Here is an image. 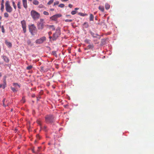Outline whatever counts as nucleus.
Returning a JSON list of instances; mask_svg holds the SVG:
<instances>
[{
    "mask_svg": "<svg viewBox=\"0 0 154 154\" xmlns=\"http://www.w3.org/2000/svg\"><path fill=\"white\" fill-rule=\"evenodd\" d=\"M31 15L34 20L38 19L40 17V14L34 10H32L30 12Z\"/></svg>",
    "mask_w": 154,
    "mask_h": 154,
    "instance_id": "obj_1",
    "label": "nucleus"
},
{
    "mask_svg": "<svg viewBox=\"0 0 154 154\" xmlns=\"http://www.w3.org/2000/svg\"><path fill=\"white\" fill-rule=\"evenodd\" d=\"M61 34L60 29V27H57L56 30V31L54 33L52 36V40L53 41L56 40L59 37Z\"/></svg>",
    "mask_w": 154,
    "mask_h": 154,
    "instance_id": "obj_2",
    "label": "nucleus"
},
{
    "mask_svg": "<svg viewBox=\"0 0 154 154\" xmlns=\"http://www.w3.org/2000/svg\"><path fill=\"white\" fill-rule=\"evenodd\" d=\"M45 121L47 123H52L54 121V117L52 115H47L45 117Z\"/></svg>",
    "mask_w": 154,
    "mask_h": 154,
    "instance_id": "obj_3",
    "label": "nucleus"
},
{
    "mask_svg": "<svg viewBox=\"0 0 154 154\" xmlns=\"http://www.w3.org/2000/svg\"><path fill=\"white\" fill-rule=\"evenodd\" d=\"M5 8L7 12L11 13L12 12L13 9L11 6L8 1H7L6 2Z\"/></svg>",
    "mask_w": 154,
    "mask_h": 154,
    "instance_id": "obj_4",
    "label": "nucleus"
},
{
    "mask_svg": "<svg viewBox=\"0 0 154 154\" xmlns=\"http://www.w3.org/2000/svg\"><path fill=\"white\" fill-rule=\"evenodd\" d=\"M44 20L42 19H40V22L38 23L37 24V27L38 29H42L44 28L45 26V23Z\"/></svg>",
    "mask_w": 154,
    "mask_h": 154,
    "instance_id": "obj_5",
    "label": "nucleus"
},
{
    "mask_svg": "<svg viewBox=\"0 0 154 154\" xmlns=\"http://www.w3.org/2000/svg\"><path fill=\"white\" fill-rule=\"evenodd\" d=\"M21 23L22 25L23 32L24 33H25L26 32V22L24 20H23L21 21Z\"/></svg>",
    "mask_w": 154,
    "mask_h": 154,
    "instance_id": "obj_6",
    "label": "nucleus"
},
{
    "mask_svg": "<svg viewBox=\"0 0 154 154\" xmlns=\"http://www.w3.org/2000/svg\"><path fill=\"white\" fill-rule=\"evenodd\" d=\"M36 29V27L33 24H32L29 27V29L30 32L32 35H33V32Z\"/></svg>",
    "mask_w": 154,
    "mask_h": 154,
    "instance_id": "obj_7",
    "label": "nucleus"
},
{
    "mask_svg": "<svg viewBox=\"0 0 154 154\" xmlns=\"http://www.w3.org/2000/svg\"><path fill=\"white\" fill-rule=\"evenodd\" d=\"M62 16V15L60 14H57L54 15L50 17V19L52 20L56 21L57 20L58 18Z\"/></svg>",
    "mask_w": 154,
    "mask_h": 154,
    "instance_id": "obj_8",
    "label": "nucleus"
},
{
    "mask_svg": "<svg viewBox=\"0 0 154 154\" xmlns=\"http://www.w3.org/2000/svg\"><path fill=\"white\" fill-rule=\"evenodd\" d=\"M46 40V38L45 37H43L39 39L36 40L35 42L37 44H42Z\"/></svg>",
    "mask_w": 154,
    "mask_h": 154,
    "instance_id": "obj_9",
    "label": "nucleus"
},
{
    "mask_svg": "<svg viewBox=\"0 0 154 154\" xmlns=\"http://www.w3.org/2000/svg\"><path fill=\"white\" fill-rule=\"evenodd\" d=\"M90 33L91 35L94 38H99V39L100 38V36L99 35L95 33L94 32L91 31H90Z\"/></svg>",
    "mask_w": 154,
    "mask_h": 154,
    "instance_id": "obj_10",
    "label": "nucleus"
},
{
    "mask_svg": "<svg viewBox=\"0 0 154 154\" xmlns=\"http://www.w3.org/2000/svg\"><path fill=\"white\" fill-rule=\"evenodd\" d=\"M2 58L4 60V61L6 63H8L9 61V59L8 57L6 56L2 55Z\"/></svg>",
    "mask_w": 154,
    "mask_h": 154,
    "instance_id": "obj_11",
    "label": "nucleus"
},
{
    "mask_svg": "<svg viewBox=\"0 0 154 154\" xmlns=\"http://www.w3.org/2000/svg\"><path fill=\"white\" fill-rule=\"evenodd\" d=\"M6 82L5 79H4L3 80V84H0V88H2L3 89L5 88L6 86Z\"/></svg>",
    "mask_w": 154,
    "mask_h": 154,
    "instance_id": "obj_12",
    "label": "nucleus"
},
{
    "mask_svg": "<svg viewBox=\"0 0 154 154\" xmlns=\"http://www.w3.org/2000/svg\"><path fill=\"white\" fill-rule=\"evenodd\" d=\"M22 3L24 8L26 9L27 8V0H22Z\"/></svg>",
    "mask_w": 154,
    "mask_h": 154,
    "instance_id": "obj_13",
    "label": "nucleus"
},
{
    "mask_svg": "<svg viewBox=\"0 0 154 154\" xmlns=\"http://www.w3.org/2000/svg\"><path fill=\"white\" fill-rule=\"evenodd\" d=\"M46 26H47V28H49L50 29L52 30H55V27L53 25H47Z\"/></svg>",
    "mask_w": 154,
    "mask_h": 154,
    "instance_id": "obj_14",
    "label": "nucleus"
},
{
    "mask_svg": "<svg viewBox=\"0 0 154 154\" xmlns=\"http://www.w3.org/2000/svg\"><path fill=\"white\" fill-rule=\"evenodd\" d=\"M13 86L14 87V88L18 89L20 87V86L17 83H14L13 84Z\"/></svg>",
    "mask_w": 154,
    "mask_h": 154,
    "instance_id": "obj_15",
    "label": "nucleus"
},
{
    "mask_svg": "<svg viewBox=\"0 0 154 154\" xmlns=\"http://www.w3.org/2000/svg\"><path fill=\"white\" fill-rule=\"evenodd\" d=\"M5 43L7 46L8 47H12L11 43L10 42H8L7 41H5Z\"/></svg>",
    "mask_w": 154,
    "mask_h": 154,
    "instance_id": "obj_16",
    "label": "nucleus"
},
{
    "mask_svg": "<svg viewBox=\"0 0 154 154\" xmlns=\"http://www.w3.org/2000/svg\"><path fill=\"white\" fill-rule=\"evenodd\" d=\"M5 99H4L3 100V106L5 107L6 106H8V103H6V102L5 103Z\"/></svg>",
    "mask_w": 154,
    "mask_h": 154,
    "instance_id": "obj_17",
    "label": "nucleus"
},
{
    "mask_svg": "<svg viewBox=\"0 0 154 154\" xmlns=\"http://www.w3.org/2000/svg\"><path fill=\"white\" fill-rule=\"evenodd\" d=\"M94 16L93 14H91L89 18V20L90 21H93Z\"/></svg>",
    "mask_w": 154,
    "mask_h": 154,
    "instance_id": "obj_18",
    "label": "nucleus"
},
{
    "mask_svg": "<svg viewBox=\"0 0 154 154\" xmlns=\"http://www.w3.org/2000/svg\"><path fill=\"white\" fill-rule=\"evenodd\" d=\"M105 9L106 10L109 9L110 8V6L109 5L108 3H106L105 4Z\"/></svg>",
    "mask_w": 154,
    "mask_h": 154,
    "instance_id": "obj_19",
    "label": "nucleus"
},
{
    "mask_svg": "<svg viewBox=\"0 0 154 154\" xmlns=\"http://www.w3.org/2000/svg\"><path fill=\"white\" fill-rule=\"evenodd\" d=\"M98 8L99 10L102 12H103L104 11V8L103 6H99Z\"/></svg>",
    "mask_w": 154,
    "mask_h": 154,
    "instance_id": "obj_20",
    "label": "nucleus"
},
{
    "mask_svg": "<svg viewBox=\"0 0 154 154\" xmlns=\"http://www.w3.org/2000/svg\"><path fill=\"white\" fill-rule=\"evenodd\" d=\"M11 88L14 92H16L17 91V90L14 87H11Z\"/></svg>",
    "mask_w": 154,
    "mask_h": 154,
    "instance_id": "obj_21",
    "label": "nucleus"
},
{
    "mask_svg": "<svg viewBox=\"0 0 154 154\" xmlns=\"http://www.w3.org/2000/svg\"><path fill=\"white\" fill-rule=\"evenodd\" d=\"M33 3L35 5H37L38 4L39 2L37 0H34L33 1Z\"/></svg>",
    "mask_w": 154,
    "mask_h": 154,
    "instance_id": "obj_22",
    "label": "nucleus"
},
{
    "mask_svg": "<svg viewBox=\"0 0 154 154\" xmlns=\"http://www.w3.org/2000/svg\"><path fill=\"white\" fill-rule=\"evenodd\" d=\"M17 6L18 7V8L19 9H20L21 8V2H20L19 1L18 2L17 4Z\"/></svg>",
    "mask_w": 154,
    "mask_h": 154,
    "instance_id": "obj_23",
    "label": "nucleus"
},
{
    "mask_svg": "<svg viewBox=\"0 0 154 154\" xmlns=\"http://www.w3.org/2000/svg\"><path fill=\"white\" fill-rule=\"evenodd\" d=\"M94 48V45L93 44L90 45L88 46L87 48L88 49H92Z\"/></svg>",
    "mask_w": 154,
    "mask_h": 154,
    "instance_id": "obj_24",
    "label": "nucleus"
},
{
    "mask_svg": "<svg viewBox=\"0 0 154 154\" xmlns=\"http://www.w3.org/2000/svg\"><path fill=\"white\" fill-rule=\"evenodd\" d=\"M78 14L80 16H85L87 15V14H84L82 13H79Z\"/></svg>",
    "mask_w": 154,
    "mask_h": 154,
    "instance_id": "obj_25",
    "label": "nucleus"
},
{
    "mask_svg": "<svg viewBox=\"0 0 154 154\" xmlns=\"http://www.w3.org/2000/svg\"><path fill=\"white\" fill-rule=\"evenodd\" d=\"M27 43L28 45H31V46L32 45H31V42L30 39H28L27 41Z\"/></svg>",
    "mask_w": 154,
    "mask_h": 154,
    "instance_id": "obj_26",
    "label": "nucleus"
},
{
    "mask_svg": "<svg viewBox=\"0 0 154 154\" xmlns=\"http://www.w3.org/2000/svg\"><path fill=\"white\" fill-rule=\"evenodd\" d=\"M12 5H13V6L14 8V9L16 10V5L15 4V3L14 1H12Z\"/></svg>",
    "mask_w": 154,
    "mask_h": 154,
    "instance_id": "obj_27",
    "label": "nucleus"
},
{
    "mask_svg": "<svg viewBox=\"0 0 154 154\" xmlns=\"http://www.w3.org/2000/svg\"><path fill=\"white\" fill-rule=\"evenodd\" d=\"M4 16L5 17L7 18L9 16V14L7 12H5L4 14Z\"/></svg>",
    "mask_w": 154,
    "mask_h": 154,
    "instance_id": "obj_28",
    "label": "nucleus"
},
{
    "mask_svg": "<svg viewBox=\"0 0 154 154\" xmlns=\"http://www.w3.org/2000/svg\"><path fill=\"white\" fill-rule=\"evenodd\" d=\"M37 123L41 126V128L42 124L41 121L39 120H37Z\"/></svg>",
    "mask_w": 154,
    "mask_h": 154,
    "instance_id": "obj_29",
    "label": "nucleus"
},
{
    "mask_svg": "<svg viewBox=\"0 0 154 154\" xmlns=\"http://www.w3.org/2000/svg\"><path fill=\"white\" fill-rule=\"evenodd\" d=\"M1 5V11H2V12H3L4 11V5Z\"/></svg>",
    "mask_w": 154,
    "mask_h": 154,
    "instance_id": "obj_30",
    "label": "nucleus"
},
{
    "mask_svg": "<svg viewBox=\"0 0 154 154\" xmlns=\"http://www.w3.org/2000/svg\"><path fill=\"white\" fill-rule=\"evenodd\" d=\"M32 68V66L31 65H30L26 67V69L27 70H30Z\"/></svg>",
    "mask_w": 154,
    "mask_h": 154,
    "instance_id": "obj_31",
    "label": "nucleus"
},
{
    "mask_svg": "<svg viewBox=\"0 0 154 154\" xmlns=\"http://www.w3.org/2000/svg\"><path fill=\"white\" fill-rule=\"evenodd\" d=\"M54 2V0H50L47 3L48 5H50Z\"/></svg>",
    "mask_w": 154,
    "mask_h": 154,
    "instance_id": "obj_32",
    "label": "nucleus"
},
{
    "mask_svg": "<svg viewBox=\"0 0 154 154\" xmlns=\"http://www.w3.org/2000/svg\"><path fill=\"white\" fill-rule=\"evenodd\" d=\"M77 13V11H72L71 12V14L72 15H74Z\"/></svg>",
    "mask_w": 154,
    "mask_h": 154,
    "instance_id": "obj_33",
    "label": "nucleus"
},
{
    "mask_svg": "<svg viewBox=\"0 0 154 154\" xmlns=\"http://www.w3.org/2000/svg\"><path fill=\"white\" fill-rule=\"evenodd\" d=\"M72 20L71 19H66L65 20L66 22H71L72 21Z\"/></svg>",
    "mask_w": 154,
    "mask_h": 154,
    "instance_id": "obj_34",
    "label": "nucleus"
},
{
    "mask_svg": "<svg viewBox=\"0 0 154 154\" xmlns=\"http://www.w3.org/2000/svg\"><path fill=\"white\" fill-rule=\"evenodd\" d=\"M43 14L44 15H49V13L46 11H44L43 12Z\"/></svg>",
    "mask_w": 154,
    "mask_h": 154,
    "instance_id": "obj_35",
    "label": "nucleus"
},
{
    "mask_svg": "<svg viewBox=\"0 0 154 154\" xmlns=\"http://www.w3.org/2000/svg\"><path fill=\"white\" fill-rule=\"evenodd\" d=\"M58 6L60 8H63L64 6V5L63 4H60Z\"/></svg>",
    "mask_w": 154,
    "mask_h": 154,
    "instance_id": "obj_36",
    "label": "nucleus"
},
{
    "mask_svg": "<svg viewBox=\"0 0 154 154\" xmlns=\"http://www.w3.org/2000/svg\"><path fill=\"white\" fill-rule=\"evenodd\" d=\"M1 29H2V32L3 33H4L5 32V29H4V26H2Z\"/></svg>",
    "mask_w": 154,
    "mask_h": 154,
    "instance_id": "obj_37",
    "label": "nucleus"
},
{
    "mask_svg": "<svg viewBox=\"0 0 154 154\" xmlns=\"http://www.w3.org/2000/svg\"><path fill=\"white\" fill-rule=\"evenodd\" d=\"M52 54L55 56H57V55L56 54V51H53L52 52Z\"/></svg>",
    "mask_w": 154,
    "mask_h": 154,
    "instance_id": "obj_38",
    "label": "nucleus"
},
{
    "mask_svg": "<svg viewBox=\"0 0 154 154\" xmlns=\"http://www.w3.org/2000/svg\"><path fill=\"white\" fill-rule=\"evenodd\" d=\"M59 3V1H57L54 2V5H55L58 4Z\"/></svg>",
    "mask_w": 154,
    "mask_h": 154,
    "instance_id": "obj_39",
    "label": "nucleus"
},
{
    "mask_svg": "<svg viewBox=\"0 0 154 154\" xmlns=\"http://www.w3.org/2000/svg\"><path fill=\"white\" fill-rule=\"evenodd\" d=\"M90 40L88 39H86L85 42L88 44L90 43Z\"/></svg>",
    "mask_w": 154,
    "mask_h": 154,
    "instance_id": "obj_40",
    "label": "nucleus"
},
{
    "mask_svg": "<svg viewBox=\"0 0 154 154\" xmlns=\"http://www.w3.org/2000/svg\"><path fill=\"white\" fill-rule=\"evenodd\" d=\"M84 25H86V28H87V27H88V24L87 23V22H85V23H84Z\"/></svg>",
    "mask_w": 154,
    "mask_h": 154,
    "instance_id": "obj_41",
    "label": "nucleus"
},
{
    "mask_svg": "<svg viewBox=\"0 0 154 154\" xmlns=\"http://www.w3.org/2000/svg\"><path fill=\"white\" fill-rule=\"evenodd\" d=\"M22 101L23 103H24L25 102V101L24 98H22Z\"/></svg>",
    "mask_w": 154,
    "mask_h": 154,
    "instance_id": "obj_42",
    "label": "nucleus"
},
{
    "mask_svg": "<svg viewBox=\"0 0 154 154\" xmlns=\"http://www.w3.org/2000/svg\"><path fill=\"white\" fill-rule=\"evenodd\" d=\"M4 0H2L1 2V5H4Z\"/></svg>",
    "mask_w": 154,
    "mask_h": 154,
    "instance_id": "obj_43",
    "label": "nucleus"
},
{
    "mask_svg": "<svg viewBox=\"0 0 154 154\" xmlns=\"http://www.w3.org/2000/svg\"><path fill=\"white\" fill-rule=\"evenodd\" d=\"M68 6L70 8H72V5L71 4H69Z\"/></svg>",
    "mask_w": 154,
    "mask_h": 154,
    "instance_id": "obj_44",
    "label": "nucleus"
},
{
    "mask_svg": "<svg viewBox=\"0 0 154 154\" xmlns=\"http://www.w3.org/2000/svg\"><path fill=\"white\" fill-rule=\"evenodd\" d=\"M43 6L42 5H40L39 6V7L40 8H42L43 7Z\"/></svg>",
    "mask_w": 154,
    "mask_h": 154,
    "instance_id": "obj_45",
    "label": "nucleus"
},
{
    "mask_svg": "<svg viewBox=\"0 0 154 154\" xmlns=\"http://www.w3.org/2000/svg\"><path fill=\"white\" fill-rule=\"evenodd\" d=\"M40 69H41V70L42 71H43V70H44L43 67L42 66H41L40 67Z\"/></svg>",
    "mask_w": 154,
    "mask_h": 154,
    "instance_id": "obj_46",
    "label": "nucleus"
},
{
    "mask_svg": "<svg viewBox=\"0 0 154 154\" xmlns=\"http://www.w3.org/2000/svg\"><path fill=\"white\" fill-rule=\"evenodd\" d=\"M32 152L33 153H35V151H34V148H33L32 149Z\"/></svg>",
    "mask_w": 154,
    "mask_h": 154,
    "instance_id": "obj_47",
    "label": "nucleus"
},
{
    "mask_svg": "<svg viewBox=\"0 0 154 154\" xmlns=\"http://www.w3.org/2000/svg\"><path fill=\"white\" fill-rule=\"evenodd\" d=\"M36 136L37 138L40 139V137L39 135H37Z\"/></svg>",
    "mask_w": 154,
    "mask_h": 154,
    "instance_id": "obj_48",
    "label": "nucleus"
},
{
    "mask_svg": "<svg viewBox=\"0 0 154 154\" xmlns=\"http://www.w3.org/2000/svg\"><path fill=\"white\" fill-rule=\"evenodd\" d=\"M52 34V32H48V34L49 35H50Z\"/></svg>",
    "mask_w": 154,
    "mask_h": 154,
    "instance_id": "obj_49",
    "label": "nucleus"
},
{
    "mask_svg": "<svg viewBox=\"0 0 154 154\" xmlns=\"http://www.w3.org/2000/svg\"><path fill=\"white\" fill-rule=\"evenodd\" d=\"M66 17H71V15H66Z\"/></svg>",
    "mask_w": 154,
    "mask_h": 154,
    "instance_id": "obj_50",
    "label": "nucleus"
},
{
    "mask_svg": "<svg viewBox=\"0 0 154 154\" xmlns=\"http://www.w3.org/2000/svg\"><path fill=\"white\" fill-rule=\"evenodd\" d=\"M79 9V8H75V10H78Z\"/></svg>",
    "mask_w": 154,
    "mask_h": 154,
    "instance_id": "obj_51",
    "label": "nucleus"
},
{
    "mask_svg": "<svg viewBox=\"0 0 154 154\" xmlns=\"http://www.w3.org/2000/svg\"><path fill=\"white\" fill-rule=\"evenodd\" d=\"M40 147H38V151H39V149H40Z\"/></svg>",
    "mask_w": 154,
    "mask_h": 154,
    "instance_id": "obj_52",
    "label": "nucleus"
},
{
    "mask_svg": "<svg viewBox=\"0 0 154 154\" xmlns=\"http://www.w3.org/2000/svg\"><path fill=\"white\" fill-rule=\"evenodd\" d=\"M49 38L50 39H51L52 38V37L51 36H50L49 37Z\"/></svg>",
    "mask_w": 154,
    "mask_h": 154,
    "instance_id": "obj_53",
    "label": "nucleus"
},
{
    "mask_svg": "<svg viewBox=\"0 0 154 154\" xmlns=\"http://www.w3.org/2000/svg\"><path fill=\"white\" fill-rule=\"evenodd\" d=\"M46 126H44V128L45 129H46Z\"/></svg>",
    "mask_w": 154,
    "mask_h": 154,
    "instance_id": "obj_54",
    "label": "nucleus"
},
{
    "mask_svg": "<svg viewBox=\"0 0 154 154\" xmlns=\"http://www.w3.org/2000/svg\"><path fill=\"white\" fill-rule=\"evenodd\" d=\"M51 11H53L54 10V9H51Z\"/></svg>",
    "mask_w": 154,
    "mask_h": 154,
    "instance_id": "obj_55",
    "label": "nucleus"
},
{
    "mask_svg": "<svg viewBox=\"0 0 154 154\" xmlns=\"http://www.w3.org/2000/svg\"><path fill=\"white\" fill-rule=\"evenodd\" d=\"M2 75L1 73H0V77H1Z\"/></svg>",
    "mask_w": 154,
    "mask_h": 154,
    "instance_id": "obj_56",
    "label": "nucleus"
},
{
    "mask_svg": "<svg viewBox=\"0 0 154 154\" xmlns=\"http://www.w3.org/2000/svg\"><path fill=\"white\" fill-rule=\"evenodd\" d=\"M34 96H35V95H32V97H34Z\"/></svg>",
    "mask_w": 154,
    "mask_h": 154,
    "instance_id": "obj_57",
    "label": "nucleus"
},
{
    "mask_svg": "<svg viewBox=\"0 0 154 154\" xmlns=\"http://www.w3.org/2000/svg\"><path fill=\"white\" fill-rule=\"evenodd\" d=\"M1 18H2L1 17H0V19H1Z\"/></svg>",
    "mask_w": 154,
    "mask_h": 154,
    "instance_id": "obj_58",
    "label": "nucleus"
},
{
    "mask_svg": "<svg viewBox=\"0 0 154 154\" xmlns=\"http://www.w3.org/2000/svg\"><path fill=\"white\" fill-rule=\"evenodd\" d=\"M29 0V1H32V0Z\"/></svg>",
    "mask_w": 154,
    "mask_h": 154,
    "instance_id": "obj_59",
    "label": "nucleus"
},
{
    "mask_svg": "<svg viewBox=\"0 0 154 154\" xmlns=\"http://www.w3.org/2000/svg\"><path fill=\"white\" fill-rule=\"evenodd\" d=\"M48 144H49V145H50V143H48Z\"/></svg>",
    "mask_w": 154,
    "mask_h": 154,
    "instance_id": "obj_60",
    "label": "nucleus"
},
{
    "mask_svg": "<svg viewBox=\"0 0 154 154\" xmlns=\"http://www.w3.org/2000/svg\"><path fill=\"white\" fill-rule=\"evenodd\" d=\"M97 0V1H99V0Z\"/></svg>",
    "mask_w": 154,
    "mask_h": 154,
    "instance_id": "obj_61",
    "label": "nucleus"
}]
</instances>
